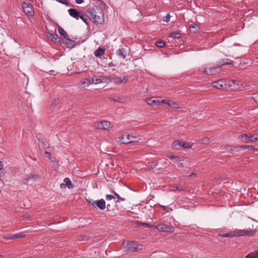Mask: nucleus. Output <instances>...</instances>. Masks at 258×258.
I'll list each match as a JSON object with an SVG mask.
<instances>
[{
	"label": "nucleus",
	"instance_id": "1",
	"mask_svg": "<svg viewBox=\"0 0 258 258\" xmlns=\"http://www.w3.org/2000/svg\"><path fill=\"white\" fill-rule=\"evenodd\" d=\"M86 15L93 23L101 24L104 22L103 9L101 7L93 6L86 11Z\"/></svg>",
	"mask_w": 258,
	"mask_h": 258
},
{
	"label": "nucleus",
	"instance_id": "2",
	"mask_svg": "<svg viewBox=\"0 0 258 258\" xmlns=\"http://www.w3.org/2000/svg\"><path fill=\"white\" fill-rule=\"evenodd\" d=\"M222 71L220 65L214 66L211 63L203 65L199 68V74L206 75H213L220 73Z\"/></svg>",
	"mask_w": 258,
	"mask_h": 258
},
{
	"label": "nucleus",
	"instance_id": "3",
	"mask_svg": "<svg viewBox=\"0 0 258 258\" xmlns=\"http://www.w3.org/2000/svg\"><path fill=\"white\" fill-rule=\"evenodd\" d=\"M255 231L250 229L243 230L236 229L234 231H230L226 233H223L219 235L223 237H232L234 236H252L254 235L255 234Z\"/></svg>",
	"mask_w": 258,
	"mask_h": 258
},
{
	"label": "nucleus",
	"instance_id": "4",
	"mask_svg": "<svg viewBox=\"0 0 258 258\" xmlns=\"http://www.w3.org/2000/svg\"><path fill=\"white\" fill-rule=\"evenodd\" d=\"M236 84V81H226L224 79L215 81L212 83V86L221 90H227Z\"/></svg>",
	"mask_w": 258,
	"mask_h": 258
},
{
	"label": "nucleus",
	"instance_id": "5",
	"mask_svg": "<svg viewBox=\"0 0 258 258\" xmlns=\"http://www.w3.org/2000/svg\"><path fill=\"white\" fill-rule=\"evenodd\" d=\"M142 245L139 244L136 241H129L125 246L126 250L130 252L142 250Z\"/></svg>",
	"mask_w": 258,
	"mask_h": 258
},
{
	"label": "nucleus",
	"instance_id": "6",
	"mask_svg": "<svg viewBox=\"0 0 258 258\" xmlns=\"http://www.w3.org/2000/svg\"><path fill=\"white\" fill-rule=\"evenodd\" d=\"M40 179V177L38 175L36 174H31L24 177L23 180V183L25 184H33L36 182L39 181Z\"/></svg>",
	"mask_w": 258,
	"mask_h": 258
},
{
	"label": "nucleus",
	"instance_id": "7",
	"mask_svg": "<svg viewBox=\"0 0 258 258\" xmlns=\"http://www.w3.org/2000/svg\"><path fill=\"white\" fill-rule=\"evenodd\" d=\"M153 228L158 229L159 231L172 232L174 231V228L172 226H169L165 224L161 223L153 226Z\"/></svg>",
	"mask_w": 258,
	"mask_h": 258
},
{
	"label": "nucleus",
	"instance_id": "8",
	"mask_svg": "<svg viewBox=\"0 0 258 258\" xmlns=\"http://www.w3.org/2000/svg\"><path fill=\"white\" fill-rule=\"evenodd\" d=\"M22 7L24 13L27 16H32L34 15V11L32 5L28 2H24Z\"/></svg>",
	"mask_w": 258,
	"mask_h": 258
},
{
	"label": "nucleus",
	"instance_id": "9",
	"mask_svg": "<svg viewBox=\"0 0 258 258\" xmlns=\"http://www.w3.org/2000/svg\"><path fill=\"white\" fill-rule=\"evenodd\" d=\"M239 139L245 143H253L258 140L257 137L254 138L253 136L251 135L248 136L247 134H242L239 136Z\"/></svg>",
	"mask_w": 258,
	"mask_h": 258
},
{
	"label": "nucleus",
	"instance_id": "10",
	"mask_svg": "<svg viewBox=\"0 0 258 258\" xmlns=\"http://www.w3.org/2000/svg\"><path fill=\"white\" fill-rule=\"evenodd\" d=\"M110 82L114 83L116 85H120L123 83H125L128 81V77L126 76H124L122 79L121 77L118 76H114L111 78L110 79Z\"/></svg>",
	"mask_w": 258,
	"mask_h": 258
},
{
	"label": "nucleus",
	"instance_id": "11",
	"mask_svg": "<svg viewBox=\"0 0 258 258\" xmlns=\"http://www.w3.org/2000/svg\"><path fill=\"white\" fill-rule=\"evenodd\" d=\"M110 126V123L109 121L103 120L97 122L96 127L98 129L108 130Z\"/></svg>",
	"mask_w": 258,
	"mask_h": 258
},
{
	"label": "nucleus",
	"instance_id": "12",
	"mask_svg": "<svg viewBox=\"0 0 258 258\" xmlns=\"http://www.w3.org/2000/svg\"><path fill=\"white\" fill-rule=\"evenodd\" d=\"M105 201L103 199L96 201L95 202L92 203V206L95 208H98L101 210L105 209Z\"/></svg>",
	"mask_w": 258,
	"mask_h": 258
},
{
	"label": "nucleus",
	"instance_id": "13",
	"mask_svg": "<svg viewBox=\"0 0 258 258\" xmlns=\"http://www.w3.org/2000/svg\"><path fill=\"white\" fill-rule=\"evenodd\" d=\"M63 181L64 183H62L60 185V187L61 188H65L66 187H67L69 189L73 188L74 186L72 183V182L69 178H65L63 180Z\"/></svg>",
	"mask_w": 258,
	"mask_h": 258
},
{
	"label": "nucleus",
	"instance_id": "14",
	"mask_svg": "<svg viewBox=\"0 0 258 258\" xmlns=\"http://www.w3.org/2000/svg\"><path fill=\"white\" fill-rule=\"evenodd\" d=\"M93 83V78H87L82 80L80 81V85L83 87H88Z\"/></svg>",
	"mask_w": 258,
	"mask_h": 258
},
{
	"label": "nucleus",
	"instance_id": "15",
	"mask_svg": "<svg viewBox=\"0 0 258 258\" xmlns=\"http://www.w3.org/2000/svg\"><path fill=\"white\" fill-rule=\"evenodd\" d=\"M68 12L71 16L76 19L77 20L79 19V17H80V15H81V12L73 8L69 9Z\"/></svg>",
	"mask_w": 258,
	"mask_h": 258
},
{
	"label": "nucleus",
	"instance_id": "16",
	"mask_svg": "<svg viewBox=\"0 0 258 258\" xmlns=\"http://www.w3.org/2000/svg\"><path fill=\"white\" fill-rule=\"evenodd\" d=\"M129 137H130V134L124 133L123 135H122L121 136H120L118 138V139H119V141H120L122 143L127 144L131 143V141H130V139H129Z\"/></svg>",
	"mask_w": 258,
	"mask_h": 258
},
{
	"label": "nucleus",
	"instance_id": "17",
	"mask_svg": "<svg viewBox=\"0 0 258 258\" xmlns=\"http://www.w3.org/2000/svg\"><path fill=\"white\" fill-rule=\"evenodd\" d=\"M233 62L232 60L228 58L221 59L218 62L221 67L223 66L232 65Z\"/></svg>",
	"mask_w": 258,
	"mask_h": 258
},
{
	"label": "nucleus",
	"instance_id": "18",
	"mask_svg": "<svg viewBox=\"0 0 258 258\" xmlns=\"http://www.w3.org/2000/svg\"><path fill=\"white\" fill-rule=\"evenodd\" d=\"M146 102L150 105L157 106L160 103V101L154 99L153 98H148L146 99Z\"/></svg>",
	"mask_w": 258,
	"mask_h": 258
},
{
	"label": "nucleus",
	"instance_id": "19",
	"mask_svg": "<svg viewBox=\"0 0 258 258\" xmlns=\"http://www.w3.org/2000/svg\"><path fill=\"white\" fill-rule=\"evenodd\" d=\"M64 40V43L68 47L73 48L75 46V41L67 37Z\"/></svg>",
	"mask_w": 258,
	"mask_h": 258
},
{
	"label": "nucleus",
	"instance_id": "20",
	"mask_svg": "<svg viewBox=\"0 0 258 258\" xmlns=\"http://www.w3.org/2000/svg\"><path fill=\"white\" fill-rule=\"evenodd\" d=\"M160 103H165L169 105L170 107L176 108L177 107V104L172 101L166 99L162 100Z\"/></svg>",
	"mask_w": 258,
	"mask_h": 258
},
{
	"label": "nucleus",
	"instance_id": "21",
	"mask_svg": "<svg viewBox=\"0 0 258 258\" xmlns=\"http://www.w3.org/2000/svg\"><path fill=\"white\" fill-rule=\"evenodd\" d=\"M105 51V48L99 47L97 50L95 51L94 54L96 57H100L104 54Z\"/></svg>",
	"mask_w": 258,
	"mask_h": 258
},
{
	"label": "nucleus",
	"instance_id": "22",
	"mask_svg": "<svg viewBox=\"0 0 258 258\" xmlns=\"http://www.w3.org/2000/svg\"><path fill=\"white\" fill-rule=\"evenodd\" d=\"M172 147L174 149L180 150L181 149V141H174L172 144Z\"/></svg>",
	"mask_w": 258,
	"mask_h": 258
},
{
	"label": "nucleus",
	"instance_id": "23",
	"mask_svg": "<svg viewBox=\"0 0 258 258\" xmlns=\"http://www.w3.org/2000/svg\"><path fill=\"white\" fill-rule=\"evenodd\" d=\"M190 31L194 33H196L199 32L200 30L199 26L196 24H193L189 25Z\"/></svg>",
	"mask_w": 258,
	"mask_h": 258
},
{
	"label": "nucleus",
	"instance_id": "24",
	"mask_svg": "<svg viewBox=\"0 0 258 258\" xmlns=\"http://www.w3.org/2000/svg\"><path fill=\"white\" fill-rule=\"evenodd\" d=\"M58 31L63 39H64L68 37V34L67 32L60 26H58Z\"/></svg>",
	"mask_w": 258,
	"mask_h": 258
},
{
	"label": "nucleus",
	"instance_id": "25",
	"mask_svg": "<svg viewBox=\"0 0 258 258\" xmlns=\"http://www.w3.org/2000/svg\"><path fill=\"white\" fill-rule=\"evenodd\" d=\"M125 52V50L124 48H120L116 51V54L118 56H121L123 59H124L126 57V55L124 54Z\"/></svg>",
	"mask_w": 258,
	"mask_h": 258
},
{
	"label": "nucleus",
	"instance_id": "26",
	"mask_svg": "<svg viewBox=\"0 0 258 258\" xmlns=\"http://www.w3.org/2000/svg\"><path fill=\"white\" fill-rule=\"evenodd\" d=\"M258 257V250H255L253 252L249 253L246 256V258H257Z\"/></svg>",
	"mask_w": 258,
	"mask_h": 258
},
{
	"label": "nucleus",
	"instance_id": "27",
	"mask_svg": "<svg viewBox=\"0 0 258 258\" xmlns=\"http://www.w3.org/2000/svg\"><path fill=\"white\" fill-rule=\"evenodd\" d=\"M192 146V144L189 142H185L181 141V148H190Z\"/></svg>",
	"mask_w": 258,
	"mask_h": 258
},
{
	"label": "nucleus",
	"instance_id": "28",
	"mask_svg": "<svg viewBox=\"0 0 258 258\" xmlns=\"http://www.w3.org/2000/svg\"><path fill=\"white\" fill-rule=\"evenodd\" d=\"M167 157L171 160H172L174 162H178L180 161V158L177 156H174L172 155H168Z\"/></svg>",
	"mask_w": 258,
	"mask_h": 258
},
{
	"label": "nucleus",
	"instance_id": "29",
	"mask_svg": "<svg viewBox=\"0 0 258 258\" xmlns=\"http://www.w3.org/2000/svg\"><path fill=\"white\" fill-rule=\"evenodd\" d=\"M181 33L177 32H173L170 34L169 37L174 38H179L181 36Z\"/></svg>",
	"mask_w": 258,
	"mask_h": 258
},
{
	"label": "nucleus",
	"instance_id": "30",
	"mask_svg": "<svg viewBox=\"0 0 258 258\" xmlns=\"http://www.w3.org/2000/svg\"><path fill=\"white\" fill-rule=\"evenodd\" d=\"M129 139L131 141V143L138 142L140 140V138L139 137L131 135H130Z\"/></svg>",
	"mask_w": 258,
	"mask_h": 258
},
{
	"label": "nucleus",
	"instance_id": "31",
	"mask_svg": "<svg viewBox=\"0 0 258 258\" xmlns=\"http://www.w3.org/2000/svg\"><path fill=\"white\" fill-rule=\"evenodd\" d=\"M49 37L52 41H57V40H58V41H60V39L58 37V35L56 33L50 34Z\"/></svg>",
	"mask_w": 258,
	"mask_h": 258
},
{
	"label": "nucleus",
	"instance_id": "32",
	"mask_svg": "<svg viewBox=\"0 0 258 258\" xmlns=\"http://www.w3.org/2000/svg\"><path fill=\"white\" fill-rule=\"evenodd\" d=\"M25 236V235L22 233H19L12 235L11 238H23Z\"/></svg>",
	"mask_w": 258,
	"mask_h": 258
},
{
	"label": "nucleus",
	"instance_id": "33",
	"mask_svg": "<svg viewBox=\"0 0 258 258\" xmlns=\"http://www.w3.org/2000/svg\"><path fill=\"white\" fill-rule=\"evenodd\" d=\"M39 147L40 150H42L47 148H48V145L47 144V143L42 142L39 144Z\"/></svg>",
	"mask_w": 258,
	"mask_h": 258
},
{
	"label": "nucleus",
	"instance_id": "34",
	"mask_svg": "<svg viewBox=\"0 0 258 258\" xmlns=\"http://www.w3.org/2000/svg\"><path fill=\"white\" fill-rule=\"evenodd\" d=\"M174 187L176 189H174V190L184 191L185 189V186L183 184L176 185Z\"/></svg>",
	"mask_w": 258,
	"mask_h": 258
},
{
	"label": "nucleus",
	"instance_id": "35",
	"mask_svg": "<svg viewBox=\"0 0 258 258\" xmlns=\"http://www.w3.org/2000/svg\"><path fill=\"white\" fill-rule=\"evenodd\" d=\"M93 78V83L95 84H101L103 82L102 80L100 78H97L96 77H94Z\"/></svg>",
	"mask_w": 258,
	"mask_h": 258
},
{
	"label": "nucleus",
	"instance_id": "36",
	"mask_svg": "<svg viewBox=\"0 0 258 258\" xmlns=\"http://www.w3.org/2000/svg\"><path fill=\"white\" fill-rule=\"evenodd\" d=\"M156 44L157 46H158L160 48L163 47L165 45V42L164 41H163L162 40H160V41L156 42Z\"/></svg>",
	"mask_w": 258,
	"mask_h": 258
},
{
	"label": "nucleus",
	"instance_id": "37",
	"mask_svg": "<svg viewBox=\"0 0 258 258\" xmlns=\"http://www.w3.org/2000/svg\"><path fill=\"white\" fill-rule=\"evenodd\" d=\"M56 1L58 2L59 3L62 4L68 7L70 6V4L68 2L67 0H55Z\"/></svg>",
	"mask_w": 258,
	"mask_h": 258
},
{
	"label": "nucleus",
	"instance_id": "38",
	"mask_svg": "<svg viewBox=\"0 0 258 258\" xmlns=\"http://www.w3.org/2000/svg\"><path fill=\"white\" fill-rule=\"evenodd\" d=\"M252 98L258 104V92L253 93L252 94Z\"/></svg>",
	"mask_w": 258,
	"mask_h": 258
},
{
	"label": "nucleus",
	"instance_id": "39",
	"mask_svg": "<svg viewBox=\"0 0 258 258\" xmlns=\"http://www.w3.org/2000/svg\"><path fill=\"white\" fill-rule=\"evenodd\" d=\"M139 225L140 226H145L146 227H147V228H153V226H154V225H149L148 223H144V222H140L139 223Z\"/></svg>",
	"mask_w": 258,
	"mask_h": 258
},
{
	"label": "nucleus",
	"instance_id": "40",
	"mask_svg": "<svg viewBox=\"0 0 258 258\" xmlns=\"http://www.w3.org/2000/svg\"><path fill=\"white\" fill-rule=\"evenodd\" d=\"M0 31L2 32V35L0 36V44H2L3 40H4L5 36L3 34V32L5 31V29L4 28H0Z\"/></svg>",
	"mask_w": 258,
	"mask_h": 258
},
{
	"label": "nucleus",
	"instance_id": "41",
	"mask_svg": "<svg viewBox=\"0 0 258 258\" xmlns=\"http://www.w3.org/2000/svg\"><path fill=\"white\" fill-rule=\"evenodd\" d=\"M240 148L242 149H253L254 150V147L251 145H243L240 147Z\"/></svg>",
	"mask_w": 258,
	"mask_h": 258
},
{
	"label": "nucleus",
	"instance_id": "42",
	"mask_svg": "<svg viewBox=\"0 0 258 258\" xmlns=\"http://www.w3.org/2000/svg\"><path fill=\"white\" fill-rule=\"evenodd\" d=\"M106 200L107 201H110L114 198V197L111 195H106L105 197Z\"/></svg>",
	"mask_w": 258,
	"mask_h": 258
},
{
	"label": "nucleus",
	"instance_id": "43",
	"mask_svg": "<svg viewBox=\"0 0 258 258\" xmlns=\"http://www.w3.org/2000/svg\"><path fill=\"white\" fill-rule=\"evenodd\" d=\"M59 102H60V101H59V99H55L53 101L52 104L53 105H57L59 103Z\"/></svg>",
	"mask_w": 258,
	"mask_h": 258
},
{
	"label": "nucleus",
	"instance_id": "44",
	"mask_svg": "<svg viewBox=\"0 0 258 258\" xmlns=\"http://www.w3.org/2000/svg\"><path fill=\"white\" fill-rule=\"evenodd\" d=\"M113 194H114V195L116 196V197L118 199V200H120V201H124L125 200L123 198H121L119 195L117 194L116 192H115V191H113Z\"/></svg>",
	"mask_w": 258,
	"mask_h": 258
},
{
	"label": "nucleus",
	"instance_id": "45",
	"mask_svg": "<svg viewBox=\"0 0 258 258\" xmlns=\"http://www.w3.org/2000/svg\"><path fill=\"white\" fill-rule=\"evenodd\" d=\"M170 15L169 14H168L164 17V21H165L166 22H168L170 21Z\"/></svg>",
	"mask_w": 258,
	"mask_h": 258
},
{
	"label": "nucleus",
	"instance_id": "46",
	"mask_svg": "<svg viewBox=\"0 0 258 258\" xmlns=\"http://www.w3.org/2000/svg\"><path fill=\"white\" fill-rule=\"evenodd\" d=\"M79 18H81L83 21V22H84L86 24H87V19L85 18L82 14L80 15Z\"/></svg>",
	"mask_w": 258,
	"mask_h": 258
},
{
	"label": "nucleus",
	"instance_id": "47",
	"mask_svg": "<svg viewBox=\"0 0 258 258\" xmlns=\"http://www.w3.org/2000/svg\"><path fill=\"white\" fill-rule=\"evenodd\" d=\"M87 202L90 204L91 206H92V203L93 202H95L96 201H94L92 199H87Z\"/></svg>",
	"mask_w": 258,
	"mask_h": 258
},
{
	"label": "nucleus",
	"instance_id": "48",
	"mask_svg": "<svg viewBox=\"0 0 258 258\" xmlns=\"http://www.w3.org/2000/svg\"><path fill=\"white\" fill-rule=\"evenodd\" d=\"M209 139L208 138H205L203 139V142L204 143H207L209 142Z\"/></svg>",
	"mask_w": 258,
	"mask_h": 258
},
{
	"label": "nucleus",
	"instance_id": "49",
	"mask_svg": "<svg viewBox=\"0 0 258 258\" xmlns=\"http://www.w3.org/2000/svg\"><path fill=\"white\" fill-rule=\"evenodd\" d=\"M77 4H81L84 2V0H75Z\"/></svg>",
	"mask_w": 258,
	"mask_h": 258
},
{
	"label": "nucleus",
	"instance_id": "50",
	"mask_svg": "<svg viewBox=\"0 0 258 258\" xmlns=\"http://www.w3.org/2000/svg\"><path fill=\"white\" fill-rule=\"evenodd\" d=\"M119 99V97H112V100H114L115 101H118Z\"/></svg>",
	"mask_w": 258,
	"mask_h": 258
},
{
	"label": "nucleus",
	"instance_id": "51",
	"mask_svg": "<svg viewBox=\"0 0 258 258\" xmlns=\"http://www.w3.org/2000/svg\"><path fill=\"white\" fill-rule=\"evenodd\" d=\"M12 236H5V238L6 239H13L14 238H11Z\"/></svg>",
	"mask_w": 258,
	"mask_h": 258
},
{
	"label": "nucleus",
	"instance_id": "52",
	"mask_svg": "<svg viewBox=\"0 0 258 258\" xmlns=\"http://www.w3.org/2000/svg\"><path fill=\"white\" fill-rule=\"evenodd\" d=\"M178 166L179 167H183L184 166V165H183V164L182 163H180H180H179L178 164Z\"/></svg>",
	"mask_w": 258,
	"mask_h": 258
},
{
	"label": "nucleus",
	"instance_id": "53",
	"mask_svg": "<svg viewBox=\"0 0 258 258\" xmlns=\"http://www.w3.org/2000/svg\"><path fill=\"white\" fill-rule=\"evenodd\" d=\"M108 66L109 67H114L115 65L112 62H110V63H108Z\"/></svg>",
	"mask_w": 258,
	"mask_h": 258
},
{
	"label": "nucleus",
	"instance_id": "54",
	"mask_svg": "<svg viewBox=\"0 0 258 258\" xmlns=\"http://www.w3.org/2000/svg\"><path fill=\"white\" fill-rule=\"evenodd\" d=\"M3 169V166L2 164V162H0V171H1Z\"/></svg>",
	"mask_w": 258,
	"mask_h": 258
},
{
	"label": "nucleus",
	"instance_id": "55",
	"mask_svg": "<svg viewBox=\"0 0 258 258\" xmlns=\"http://www.w3.org/2000/svg\"><path fill=\"white\" fill-rule=\"evenodd\" d=\"M44 153H45V154H48V155H49V159L50 158V154H49V153L48 152L45 151V152H44Z\"/></svg>",
	"mask_w": 258,
	"mask_h": 258
},
{
	"label": "nucleus",
	"instance_id": "56",
	"mask_svg": "<svg viewBox=\"0 0 258 258\" xmlns=\"http://www.w3.org/2000/svg\"><path fill=\"white\" fill-rule=\"evenodd\" d=\"M162 209H163V210H165V209H166V207H165V206H162Z\"/></svg>",
	"mask_w": 258,
	"mask_h": 258
},
{
	"label": "nucleus",
	"instance_id": "57",
	"mask_svg": "<svg viewBox=\"0 0 258 258\" xmlns=\"http://www.w3.org/2000/svg\"><path fill=\"white\" fill-rule=\"evenodd\" d=\"M101 4H103V5H105V3H103V2H101Z\"/></svg>",
	"mask_w": 258,
	"mask_h": 258
}]
</instances>
